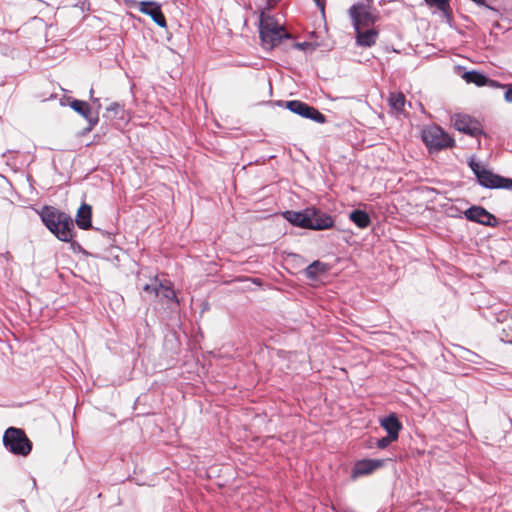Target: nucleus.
<instances>
[{
	"label": "nucleus",
	"mask_w": 512,
	"mask_h": 512,
	"mask_svg": "<svg viewBox=\"0 0 512 512\" xmlns=\"http://www.w3.org/2000/svg\"><path fill=\"white\" fill-rule=\"evenodd\" d=\"M259 33L264 48L273 49L278 46L282 40L289 39L291 35L285 30L282 23L274 17L261 12Z\"/></svg>",
	"instance_id": "nucleus-1"
},
{
	"label": "nucleus",
	"mask_w": 512,
	"mask_h": 512,
	"mask_svg": "<svg viewBox=\"0 0 512 512\" xmlns=\"http://www.w3.org/2000/svg\"><path fill=\"white\" fill-rule=\"evenodd\" d=\"M4 447L14 455L27 456L32 450V443L20 428L9 427L3 435Z\"/></svg>",
	"instance_id": "nucleus-2"
},
{
	"label": "nucleus",
	"mask_w": 512,
	"mask_h": 512,
	"mask_svg": "<svg viewBox=\"0 0 512 512\" xmlns=\"http://www.w3.org/2000/svg\"><path fill=\"white\" fill-rule=\"evenodd\" d=\"M469 166L476 175L479 184L483 187L491 189L502 188L512 191V179L494 174L474 160L469 162Z\"/></svg>",
	"instance_id": "nucleus-3"
},
{
	"label": "nucleus",
	"mask_w": 512,
	"mask_h": 512,
	"mask_svg": "<svg viewBox=\"0 0 512 512\" xmlns=\"http://www.w3.org/2000/svg\"><path fill=\"white\" fill-rule=\"evenodd\" d=\"M422 139L430 150H440L454 145L453 138L439 126L425 128L422 132Z\"/></svg>",
	"instance_id": "nucleus-4"
},
{
	"label": "nucleus",
	"mask_w": 512,
	"mask_h": 512,
	"mask_svg": "<svg viewBox=\"0 0 512 512\" xmlns=\"http://www.w3.org/2000/svg\"><path fill=\"white\" fill-rule=\"evenodd\" d=\"M143 289L145 293L159 298L163 304L168 305L170 302L178 303L176 293L169 281L163 282L155 277L151 283L146 284Z\"/></svg>",
	"instance_id": "nucleus-5"
},
{
	"label": "nucleus",
	"mask_w": 512,
	"mask_h": 512,
	"mask_svg": "<svg viewBox=\"0 0 512 512\" xmlns=\"http://www.w3.org/2000/svg\"><path fill=\"white\" fill-rule=\"evenodd\" d=\"M355 30L369 28L375 22V17L370 8L361 3L355 4L349 9Z\"/></svg>",
	"instance_id": "nucleus-6"
},
{
	"label": "nucleus",
	"mask_w": 512,
	"mask_h": 512,
	"mask_svg": "<svg viewBox=\"0 0 512 512\" xmlns=\"http://www.w3.org/2000/svg\"><path fill=\"white\" fill-rule=\"evenodd\" d=\"M286 108L295 114H298L307 119H311L317 123H324L326 121L325 116L317 109L298 100L286 102Z\"/></svg>",
	"instance_id": "nucleus-7"
},
{
	"label": "nucleus",
	"mask_w": 512,
	"mask_h": 512,
	"mask_svg": "<svg viewBox=\"0 0 512 512\" xmlns=\"http://www.w3.org/2000/svg\"><path fill=\"white\" fill-rule=\"evenodd\" d=\"M385 463L384 459H362L355 462L351 471V478L356 480L360 477L372 474L381 468Z\"/></svg>",
	"instance_id": "nucleus-8"
},
{
	"label": "nucleus",
	"mask_w": 512,
	"mask_h": 512,
	"mask_svg": "<svg viewBox=\"0 0 512 512\" xmlns=\"http://www.w3.org/2000/svg\"><path fill=\"white\" fill-rule=\"evenodd\" d=\"M452 124L460 132H464L471 136H476L481 133V126L478 121L472 119L468 115L455 114L452 117Z\"/></svg>",
	"instance_id": "nucleus-9"
},
{
	"label": "nucleus",
	"mask_w": 512,
	"mask_h": 512,
	"mask_svg": "<svg viewBox=\"0 0 512 512\" xmlns=\"http://www.w3.org/2000/svg\"><path fill=\"white\" fill-rule=\"evenodd\" d=\"M306 211L312 212L313 214L308 216V220H306L307 229L325 230L333 226V219L331 216L315 208H306Z\"/></svg>",
	"instance_id": "nucleus-10"
},
{
	"label": "nucleus",
	"mask_w": 512,
	"mask_h": 512,
	"mask_svg": "<svg viewBox=\"0 0 512 512\" xmlns=\"http://www.w3.org/2000/svg\"><path fill=\"white\" fill-rule=\"evenodd\" d=\"M138 8L141 13L149 15L158 26L162 28L167 26L159 3L154 1H141L138 2Z\"/></svg>",
	"instance_id": "nucleus-11"
},
{
	"label": "nucleus",
	"mask_w": 512,
	"mask_h": 512,
	"mask_svg": "<svg viewBox=\"0 0 512 512\" xmlns=\"http://www.w3.org/2000/svg\"><path fill=\"white\" fill-rule=\"evenodd\" d=\"M73 221L64 214L52 229H49L59 240L69 242L73 238Z\"/></svg>",
	"instance_id": "nucleus-12"
},
{
	"label": "nucleus",
	"mask_w": 512,
	"mask_h": 512,
	"mask_svg": "<svg viewBox=\"0 0 512 512\" xmlns=\"http://www.w3.org/2000/svg\"><path fill=\"white\" fill-rule=\"evenodd\" d=\"M70 107L83 118H85L89 124V130L95 127L99 121V118L96 115H93L92 109L90 105L82 100H72L70 102Z\"/></svg>",
	"instance_id": "nucleus-13"
},
{
	"label": "nucleus",
	"mask_w": 512,
	"mask_h": 512,
	"mask_svg": "<svg viewBox=\"0 0 512 512\" xmlns=\"http://www.w3.org/2000/svg\"><path fill=\"white\" fill-rule=\"evenodd\" d=\"M465 216L471 221L478 222L483 225H492L495 217L482 207H471L465 211Z\"/></svg>",
	"instance_id": "nucleus-14"
},
{
	"label": "nucleus",
	"mask_w": 512,
	"mask_h": 512,
	"mask_svg": "<svg viewBox=\"0 0 512 512\" xmlns=\"http://www.w3.org/2000/svg\"><path fill=\"white\" fill-rule=\"evenodd\" d=\"M313 215L312 212L306 211V209L302 211H285L283 213V217L292 225L307 229L306 220H308V216Z\"/></svg>",
	"instance_id": "nucleus-15"
},
{
	"label": "nucleus",
	"mask_w": 512,
	"mask_h": 512,
	"mask_svg": "<svg viewBox=\"0 0 512 512\" xmlns=\"http://www.w3.org/2000/svg\"><path fill=\"white\" fill-rule=\"evenodd\" d=\"M356 41L359 46L370 47L376 43L378 31L373 28L356 30Z\"/></svg>",
	"instance_id": "nucleus-16"
},
{
	"label": "nucleus",
	"mask_w": 512,
	"mask_h": 512,
	"mask_svg": "<svg viewBox=\"0 0 512 512\" xmlns=\"http://www.w3.org/2000/svg\"><path fill=\"white\" fill-rule=\"evenodd\" d=\"M380 424L387 431L388 435H390V438L398 439V434L402 426L394 414L383 418Z\"/></svg>",
	"instance_id": "nucleus-17"
},
{
	"label": "nucleus",
	"mask_w": 512,
	"mask_h": 512,
	"mask_svg": "<svg viewBox=\"0 0 512 512\" xmlns=\"http://www.w3.org/2000/svg\"><path fill=\"white\" fill-rule=\"evenodd\" d=\"M65 213L59 212L53 207H44L40 213L41 219L48 229H52L55 224L63 218Z\"/></svg>",
	"instance_id": "nucleus-18"
},
{
	"label": "nucleus",
	"mask_w": 512,
	"mask_h": 512,
	"mask_svg": "<svg viewBox=\"0 0 512 512\" xmlns=\"http://www.w3.org/2000/svg\"><path fill=\"white\" fill-rule=\"evenodd\" d=\"M91 215L92 210L91 206L87 204H83L77 211L76 215V223L81 229H88L91 227Z\"/></svg>",
	"instance_id": "nucleus-19"
},
{
	"label": "nucleus",
	"mask_w": 512,
	"mask_h": 512,
	"mask_svg": "<svg viewBox=\"0 0 512 512\" xmlns=\"http://www.w3.org/2000/svg\"><path fill=\"white\" fill-rule=\"evenodd\" d=\"M349 219L359 228L365 229L370 223L369 215L363 210H354L350 213Z\"/></svg>",
	"instance_id": "nucleus-20"
},
{
	"label": "nucleus",
	"mask_w": 512,
	"mask_h": 512,
	"mask_svg": "<svg viewBox=\"0 0 512 512\" xmlns=\"http://www.w3.org/2000/svg\"><path fill=\"white\" fill-rule=\"evenodd\" d=\"M405 102L406 99L402 93H391L388 99L391 110L396 114L403 112Z\"/></svg>",
	"instance_id": "nucleus-21"
},
{
	"label": "nucleus",
	"mask_w": 512,
	"mask_h": 512,
	"mask_svg": "<svg viewBox=\"0 0 512 512\" xmlns=\"http://www.w3.org/2000/svg\"><path fill=\"white\" fill-rule=\"evenodd\" d=\"M327 271L326 264L320 261H314L311 263L305 270V274L310 279L317 278L318 275L325 273Z\"/></svg>",
	"instance_id": "nucleus-22"
},
{
	"label": "nucleus",
	"mask_w": 512,
	"mask_h": 512,
	"mask_svg": "<svg viewBox=\"0 0 512 512\" xmlns=\"http://www.w3.org/2000/svg\"><path fill=\"white\" fill-rule=\"evenodd\" d=\"M462 77L467 83H473L477 86L486 85V76L478 71L465 72Z\"/></svg>",
	"instance_id": "nucleus-23"
},
{
	"label": "nucleus",
	"mask_w": 512,
	"mask_h": 512,
	"mask_svg": "<svg viewBox=\"0 0 512 512\" xmlns=\"http://www.w3.org/2000/svg\"><path fill=\"white\" fill-rule=\"evenodd\" d=\"M427 4L431 6H436L439 10L444 11L448 5L449 0H425Z\"/></svg>",
	"instance_id": "nucleus-24"
},
{
	"label": "nucleus",
	"mask_w": 512,
	"mask_h": 512,
	"mask_svg": "<svg viewBox=\"0 0 512 512\" xmlns=\"http://www.w3.org/2000/svg\"><path fill=\"white\" fill-rule=\"evenodd\" d=\"M397 439L390 438V435H387L385 437H382L377 440L376 445L379 449H385L387 448L393 441H396Z\"/></svg>",
	"instance_id": "nucleus-25"
},
{
	"label": "nucleus",
	"mask_w": 512,
	"mask_h": 512,
	"mask_svg": "<svg viewBox=\"0 0 512 512\" xmlns=\"http://www.w3.org/2000/svg\"><path fill=\"white\" fill-rule=\"evenodd\" d=\"M294 47L299 50H310L313 51L315 49V45L308 43V42H302V43H295Z\"/></svg>",
	"instance_id": "nucleus-26"
},
{
	"label": "nucleus",
	"mask_w": 512,
	"mask_h": 512,
	"mask_svg": "<svg viewBox=\"0 0 512 512\" xmlns=\"http://www.w3.org/2000/svg\"><path fill=\"white\" fill-rule=\"evenodd\" d=\"M283 357H287L291 361V364H289L287 366L288 368H291V369H296L297 368L296 365H294V360L296 358H298V355L296 353H290V352L289 353H285L283 355Z\"/></svg>",
	"instance_id": "nucleus-27"
},
{
	"label": "nucleus",
	"mask_w": 512,
	"mask_h": 512,
	"mask_svg": "<svg viewBox=\"0 0 512 512\" xmlns=\"http://www.w3.org/2000/svg\"><path fill=\"white\" fill-rule=\"evenodd\" d=\"M485 86H489L492 88H505L506 87V85L501 84L495 80L489 79L487 77H486V85Z\"/></svg>",
	"instance_id": "nucleus-28"
},
{
	"label": "nucleus",
	"mask_w": 512,
	"mask_h": 512,
	"mask_svg": "<svg viewBox=\"0 0 512 512\" xmlns=\"http://www.w3.org/2000/svg\"><path fill=\"white\" fill-rule=\"evenodd\" d=\"M505 89H506V92H505L504 98L507 102L512 103V86L506 85Z\"/></svg>",
	"instance_id": "nucleus-29"
},
{
	"label": "nucleus",
	"mask_w": 512,
	"mask_h": 512,
	"mask_svg": "<svg viewBox=\"0 0 512 512\" xmlns=\"http://www.w3.org/2000/svg\"><path fill=\"white\" fill-rule=\"evenodd\" d=\"M119 109L120 105L117 102H113L107 107V112H112L116 115Z\"/></svg>",
	"instance_id": "nucleus-30"
},
{
	"label": "nucleus",
	"mask_w": 512,
	"mask_h": 512,
	"mask_svg": "<svg viewBox=\"0 0 512 512\" xmlns=\"http://www.w3.org/2000/svg\"><path fill=\"white\" fill-rule=\"evenodd\" d=\"M93 93H94L93 89H90V92H89V94H90V99H91V100H92V102L97 106V108H100V106H101V105H100V100H99V98H94V97H93Z\"/></svg>",
	"instance_id": "nucleus-31"
},
{
	"label": "nucleus",
	"mask_w": 512,
	"mask_h": 512,
	"mask_svg": "<svg viewBox=\"0 0 512 512\" xmlns=\"http://www.w3.org/2000/svg\"><path fill=\"white\" fill-rule=\"evenodd\" d=\"M280 0H267V6L266 9L272 8L276 3H278Z\"/></svg>",
	"instance_id": "nucleus-32"
},
{
	"label": "nucleus",
	"mask_w": 512,
	"mask_h": 512,
	"mask_svg": "<svg viewBox=\"0 0 512 512\" xmlns=\"http://www.w3.org/2000/svg\"><path fill=\"white\" fill-rule=\"evenodd\" d=\"M317 6H319L322 10L324 9V4L322 0H314Z\"/></svg>",
	"instance_id": "nucleus-33"
},
{
	"label": "nucleus",
	"mask_w": 512,
	"mask_h": 512,
	"mask_svg": "<svg viewBox=\"0 0 512 512\" xmlns=\"http://www.w3.org/2000/svg\"><path fill=\"white\" fill-rule=\"evenodd\" d=\"M33 486L36 487V480L33 479Z\"/></svg>",
	"instance_id": "nucleus-34"
}]
</instances>
